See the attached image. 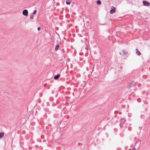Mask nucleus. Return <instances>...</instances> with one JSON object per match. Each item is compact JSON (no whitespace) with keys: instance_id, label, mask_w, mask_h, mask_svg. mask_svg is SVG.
Masks as SVG:
<instances>
[{"instance_id":"nucleus-9","label":"nucleus","mask_w":150,"mask_h":150,"mask_svg":"<svg viewBox=\"0 0 150 150\" xmlns=\"http://www.w3.org/2000/svg\"><path fill=\"white\" fill-rule=\"evenodd\" d=\"M66 3L68 5H69L71 3V2L70 1H67Z\"/></svg>"},{"instance_id":"nucleus-11","label":"nucleus","mask_w":150,"mask_h":150,"mask_svg":"<svg viewBox=\"0 0 150 150\" xmlns=\"http://www.w3.org/2000/svg\"><path fill=\"white\" fill-rule=\"evenodd\" d=\"M36 12H37L36 10H35L33 12V14L35 15V14H36Z\"/></svg>"},{"instance_id":"nucleus-5","label":"nucleus","mask_w":150,"mask_h":150,"mask_svg":"<svg viewBox=\"0 0 150 150\" xmlns=\"http://www.w3.org/2000/svg\"><path fill=\"white\" fill-rule=\"evenodd\" d=\"M59 76H60L59 74H57V75L55 76L54 77V79H57L59 77Z\"/></svg>"},{"instance_id":"nucleus-12","label":"nucleus","mask_w":150,"mask_h":150,"mask_svg":"<svg viewBox=\"0 0 150 150\" xmlns=\"http://www.w3.org/2000/svg\"><path fill=\"white\" fill-rule=\"evenodd\" d=\"M40 27H39L38 28V30H40Z\"/></svg>"},{"instance_id":"nucleus-6","label":"nucleus","mask_w":150,"mask_h":150,"mask_svg":"<svg viewBox=\"0 0 150 150\" xmlns=\"http://www.w3.org/2000/svg\"><path fill=\"white\" fill-rule=\"evenodd\" d=\"M59 47V44H57L55 47V50L57 51L58 50Z\"/></svg>"},{"instance_id":"nucleus-14","label":"nucleus","mask_w":150,"mask_h":150,"mask_svg":"<svg viewBox=\"0 0 150 150\" xmlns=\"http://www.w3.org/2000/svg\"><path fill=\"white\" fill-rule=\"evenodd\" d=\"M137 143L135 144V145L137 144Z\"/></svg>"},{"instance_id":"nucleus-1","label":"nucleus","mask_w":150,"mask_h":150,"mask_svg":"<svg viewBox=\"0 0 150 150\" xmlns=\"http://www.w3.org/2000/svg\"><path fill=\"white\" fill-rule=\"evenodd\" d=\"M143 3L144 6H149L150 5V4L149 2L146 1H143Z\"/></svg>"},{"instance_id":"nucleus-10","label":"nucleus","mask_w":150,"mask_h":150,"mask_svg":"<svg viewBox=\"0 0 150 150\" xmlns=\"http://www.w3.org/2000/svg\"><path fill=\"white\" fill-rule=\"evenodd\" d=\"M34 18V16L33 15L31 16H30V19H33Z\"/></svg>"},{"instance_id":"nucleus-13","label":"nucleus","mask_w":150,"mask_h":150,"mask_svg":"<svg viewBox=\"0 0 150 150\" xmlns=\"http://www.w3.org/2000/svg\"><path fill=\"white\" fill-rule=\"evenodd\" d=\"M136 150L135 148V147H134L133 149L132 150Z\"/></svg>"},{"instance_id":"nucleus-8","label":"nucleus","mask_w":150,"mask_h":150,"mask_svg":"<svg viewBox=\"0 0 150 150\" xmlns=\"http://www.w3.org/2000/svg\"><path fill=\"white\" fill-rule=\"evenodd\" d=\"M97 3L98 5H100L101 4V2L100 0H98L97 1Z\"/></svg>"},{"instance_id":"nucleus-4","label":"nucleus","mask_w":150,"mask_h":150,"mask_svg":"<svg viewBox=\"0 0 150 150\" xmlns=\"http://www.w3.org/2000/svg\"><path fill=\"white\" fill-rule=\"evenodd\" d=\"M136 53L138 55H140L141 54V53L137 49H136Z\"/></svg>"},{"instance_id":"nucleus-3","label":"nucleus","mask_w":150,"mask_h":150,"mask_svg":"<svg viewBox=\"0 0 150 150\" xmlns=\"http://www.w3.org/2000/svg\"><path fill=\"white\" fill-rule=\"evenodd\" d=\"M111 8L112 9L110 11V13L111 14H112L115 12L116 8L115 7H113Z\"/></svg>"},{"instance_id":"nucleus-7","label":"nucleus","mask_w":150,"mask_h":150,"mask_svg":"<svg viewBox=\"0 0 150 150\" xmlns=\"http://www.w3.org/2000/svg\"><path fill=\"white\" fill-rule=\"evenodd\" d=\"M4 133L3 132H0V138H2L4 136Z\"/></svg>"},{"instance_id":"nucleus-2","label":"nucleus","mask_w":150,"mask_h":150,"mask_svg":"<svg viewBox=\"0 0 150 150\" xmlns=\"http://www.w3.org/2000/svg\"><path fill=\"white\" fill-rule=\"evenodd\" d=\"M28 12L27 10H24L23 11V15L26 16H28Z\"/></svg>"}]
</instances>
